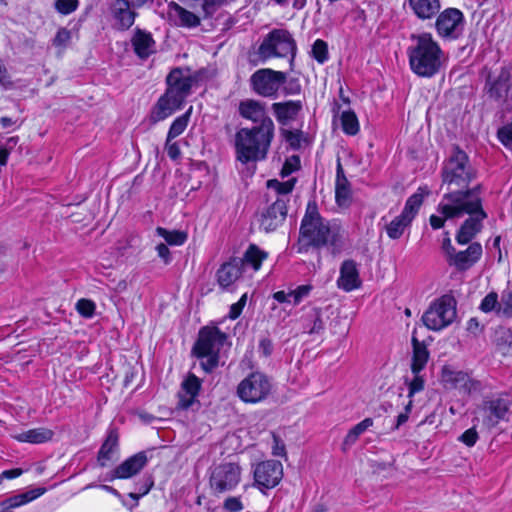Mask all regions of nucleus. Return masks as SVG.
<instances>
[{"label":"nucleus","mask_w":512,"mask_h":512,"mask_svg":"<svg viewBox=\"0 0 512 512\" xmlns=\"http://www.w3.org/2000/svg\"><path fill=\"white\" fill-rule=\"evenodd\" d=\"M312 55L317 62L321 64L326 62L329 56L327 43L322 39H317L312 45Z\"/></svg>","instance_id":"obj_45"},{"label":"nucleus","mask_w":512,"mask_h":512,"mask_svg":"<svg viewBox=\"0 0 512 512\" xmlns=\"http://www.w3.org/2000/svg\"><path fill=\"white\" fill-rule=\"evenodd\" d=\"M335 199L340 207L348 206L351 201L350 182L345 176L340 158L336 166Z\"/></svg>","instance_id":"obj_28"},{"label":"nucleus","mask_w":512,"mask_h":512,"mask_svg":"<svg viewBox=\"0 0 512 512\" xmlns=\"http://www.w3.org/2000/svg\"><path fill=\"white\" fill-rule=\"evenodd\" d=\"M345 245V230L336 221L321 216L315 200L307 203L301 220L298 237V252L328 249L332 254L340 253Z\"/></svg>","instance_id":"obj_2"},{"label":"nucleus","mask_w":512,"mask_h":512,"mask_svg":"<svg viewBox=\"0 0 512 512\" xmlns=\"http://www.w3.org/2000/svg\"><path fill=\"white\" fill-rule=\"evenodd\" d=\"M442 251L445 255V258H446V261L448 262L449 261V257H452V255L454 254V252L456 251V249L454 248V246L452 245L451 243V239L449 237V232H445V237L442 241Z\"/></svg>","instance_id":"obj_63"},{"label":"nucleus","mask_w":512,"mask_h":512,"mask_svg":"<svg viewBox=\"0 0 512 512\" xmlns=\"http://www.w3.org/2000/svg\"><path fill=\"white\" fill-rule=\"evenodd\" d=\"M95 308V303L89 299L82 298L76 303L77 312L85 318H91L95 313Z\"/></svg>","instance_id":"obj_50"},{"label":"nucleus","mask_w":512,"mask_h":512,"mask_svg":"<svg viewBox=\"0 0 512 512\" xmlns=\"http://www.w3.org/2000/svg\"><path fill=\"white\" fill-rule=\"evenodd\" d=\"M498 305V294L496 292H490L481 301L480 309L485 313L495 312L497 314Z\"/></svg>","instance_id":"obj_49"},{"label":"nucleus","mask_w":512,"mask_h":512,"mask_svg":"<svg viewBox=\"0 0 512 512\" xmlns=\"http://www.w3.org/2000/svg\"><path fill=\"white\" fill-rule=\"evenodd\" d=\"M464 24V15L459 9L447 8L438 15L435 28L441 38L456 40L462 35Z\"/></svg>","instance_id":"obj_13"},{"label":"nucleus","mask_w":512,"mask_h":512,"mask_svg":"<svg viewBox=\"0 0 512 512\" xmlns=\"http://www.w3.org/2000/svg\"><path fill=\"white\" fill-rule=\"evenodd\" d=\"M223 507L225 510L229 512H239L243 509V504L238 497H228L224 503Z\"/></svg>","instance_id":"obj_60"},{"label":"nucleus","mask_w":512,"mask_h":512,"mask_svg":"<svg viewBox=\"0 0 512 512\" xmlns=\"http://www.w3.org/2000/svg\"><path fill=\"white\" fill-rule=\"evenodd\" d=\"M146 451H140L123 461L111 472V479H128L137 475L148 463Z\"/></svg>","instance_id":"obj_20"},{"label":"nucleus","mask_w":512,"mask_h":512,"mask_svg":"<svg viewBox=\"0 0 512 512\" xmlns=\"http://www.w3.org/2000/svg\"><path fill=\"white\" fill-rule=\"evenodd\" d=\"M202 388V381L195 374L189 373L180 385L177 393V409L197 410L200 408L198 396Z\"/></svg>","instance_id":"obj_16"},{"label":"nucleus","mask_w":512,"mask_h":512,"mask_svg":"<svg viewBox=\"0 0 512 512\" xmlns=\"http://www.w3.org/2000/svg\"><path fill=\"white\" fill-rule=\"evenodd\" d=\"M429 194L430 191L426 186L419 187L417 192L407 199L405 206L401 212L402 218H407L408 220L412 221L417 215L423 203L424 197L428 196Z\"/></svg>","instance_id":"obj_33"},{"label":"nucleus","mask_w":512,"mask_h":512,"mask_svg":"<svg viewBox=\"0 0 512 512\" xmlns=\"http://www.w3.org/2000/svg\"><path fill=\"white\" fill-rule=\"evenodd\" d=\"M411 222L407 218H402V214L398 215L385 227L388 237L393 240L399 239Z\"/></svg>","instance_id":"obj_39"},{"label":"nucleus","mask_w":512,"mask_h":512,"mask_svg":"<svg viewBox=\"0 0 512 512\" xmlns=\"http://www.w3.org/2000/svg\"><path fill=\"white\" fill-rule=\"evenodd\" d=\"M241 117L252 121L256 125H267V128L275 129L272 119L267 115L265 104L254 100L246 99L239 103L238 108Z\"/></svg>","instance_id":"obj_18"},{"label":"nucleus","mask_w":512,"mask_h":512,"mask_svg":"<svg viewBox=\"0 0 512 512\" xmlns=\"http://www.w3.org/2000/svg\"><path fill=\"white\" fill-rule=\"evenodd\" d=\"M512 89V74L506 68H501L498 74L488 73L484 93L490 100L504 102Z\"/></svg>","instance_id":"obj_14"},{"label":"nucleus","mask_w":512,"mask_h":512,"mask_svg":"<svg viewBox=\"0 0 512 512\" xmlns=\"http://www.w3.org/2000/svg\"><path fill=\"white\" fill-rule=\"evenodd\" d=\"M282 477L283 465L280 461H263L258 463L254 469L255 484L261 491L274 488Z\"/></svg>","instance_id":"obj_15"},{"label":"nucleus","mask_w":512,"mask_h":512,"mask_svg":"<svg viewBox=\"0 0 512 512\" xmlns=\"http://www.w3.org/2000/svg\"><path fill=\"white\" fill-rule=\"evenodd\" d=\"M483 191L481 183L473 187L469 185L459 191L445 193L440 201V211L445 216H468L456 233L455 239L459 245H466L472 241L482 231L483 222L488 218L483 206Z\"/></svg>","instance_id":"obj_1"},{"label":"nucleus","mask_w":512,"mask_h":512,"mask_svg":"<svg viewBox=\"0 0 512 512\" xmlns=\"http://www.w3.org/2000/svg\"><path fill=\"white\" fill-rule=\"evenodd\" d=\"M79 6L78 0H55L54 7L62 15H68L74 12Z\"/></svg>","instance_id":"obj_51"},{"label":"nucleus","mask_w":512,"mask_h":512,"mask_svg":"<svg viewBox=\"0 0 512 512\" xmlns=\"http://www.w3.org/2000/svg\"><path fill=\"white\" fill-rule=\"evenodd\" d=\"M509 410V403L503 398L485 401L481 408L483 425L487 428L495 427L503 420Z\"/></svg>","instance_id":"obj_21"},{"label":"nucleus","mask_w":512,"mask_h":512,"mask_svg":"<svg viewBox=\"0 0 512 512\" xmlns=\"http://www.w3.org/2000/svg\"><path fill=\"white\" fill-rule=\"evenodd\" d=\"M414 377L412 380L408 381L406 379V383L408 385V397L414 396L416 393L422 391L424 389L425 380L423 376L420 375V373L413 374Z\"/></svg>","instance_id":"obj_52"},{"label":"nucleus","mask_w":512,"mask_h":512,"mask_svg":"<svg viewBox=\"0 0 512 512\" xmlns=\"http://www.w3.org/2000/svg\"><path fill=\"white\" fill-rule=\"evenodd\" d=\"M134 53L140 59H147L156 52V42L150 32L136 28L131 38Z\"/></svg>","instance_id":"obj_26"},{"label":"nucleus","mask_w":512,"mask_h":512,"mask_svg":"<svg viewBox=\"0 0 512 512\" xmlns=\"http://www.w3.org/2000/svg\"><path fill=\"white\" fill-rule=\"evenodd\" d=\"M338 287L346 292H351L361 287L357 263L354 260H345L340 267V276L337 280Z\"/></svg>","instance_id":"obj_25"},{"label":"nucleus","mask_w":512,"mask_h":512,"mask_svg":"<svg viewBox=\"0 0 512 512\" xmlns=\"http://www.w3.org/2000/svg\"><path fill=\"white\" fill-rule=\"evenodd\" d=\"M157 235L164 238L169 245H182L186 242L188 235L184 231L180 230H167L163 227H157Z\"/></svg>","instance_id":"obj_40"},{"label":"nucleus","mask_w":512,"mask_h":512,"mask_svg":"<svg viewBox=\"0 0 512 512\" xmlns=\"http://www.w3.org/2000/svg\"><path fill=\"white\" fill-rule=\"evenodd\" d=\"M283 81L284 72L270 68L259 69L250 77L251 88L256 94L273 99L277 98Z\"/></svg>","instance_id":"obj_12"},{"label":"nucleus","mask_w":512,"mask_h":512,"mask_svg":"<svg viewBox=\"0 0 512 512\" xmlns=\"http://www.w3.org/2000/svg\"><path fill=\"white\" fill-rule=\"evenodd\" d=\"M54 432L46 427H38L15 434L13 438L18 442L42 444L52 440Z\"/></svg>","instance_id":"obj_32"},{"label":"nucleus","mask_w":512,"mask_h":512,"mask_svg":"<svg viewBox=\"0 0 512 512\" xmlns=\"http://www.w3.org/2000/svg\"><path fill=\"white\" fill-rule=\"evenodd\" d=\"M456 318L455 300L443 296L433 302L422 316L425 326L433 331H439L449 326Z\"/></svg>","instance_id":"obj_9"},{"label":"nucleus","mask_w":512,"mask_h":512,"mask_svg":"<svg viewBox=\"0 0 512 512\" xmlns=\"http://www.w3.org/2000/svg\"><path fill=\"white\" fill-rule=\"evenodd\" d=\"M227 335L218 327L204 326L200 329L198 338L192 348V354L201 361V367L206 373H211L219 364V352Z\"/></svg>","instance_id":"obj_7"},{"label":"nucleus","mask_w":512,"mask_h":512,"mask_svg":"<svg viewBox=\"0 0 512 512\" xmlns=\"http://www.w3.org/2000/svg\"><path fill=\"white\" fill-rule=\"evenodd\" d=\"M246 301H247V294H243L241 296V298L236 303L231 305L229 315H228L230 319L235 320L241 315L243 308L246 305Z\"/></svg>","instance_id":"obj_57"},{"label":"nucleus","mask_w":512,"mask_h":512,"mask_svg":"<svg viewBox=\"0 0 512 512\" xmlns=\"http://www.w3.org/2000/svg\"><path fill=\"white\" fill-rule=\"evenodd\" d=\"M283 88V92L285 95H298L301 93L302 86L300 81L296 77H287V74L284 72V81L281 86Z\"/></svg>","instance_id":"obj_48"},{"label":"nucleus","mask_w":512,"mask_h":512,"mask_svg":"<svg viewBox=\"0 0 512 512\" xmlns=\"http://www.w3.org/2000/svg\"><path fill=\"white\" fill-rule=\"evenodd\" d=\"M465 250L455 251L447 262L449 266L455 267L458 271H466L474 266L483 254L482 245L479 242H469Z\"/></svg>","instance_id":"obj_19"},{"label":"nucleus","mask_w":512,"mask_h":512,"mask_svg":"<svg viewBox=\"0 0 512 512\" xmlns=\"http://www.w3.org/2000/svg\"><path fill=\"white\" fill-rule=\"evenodd\" d=\"M272 454L274 456L286 457V447L282 439L273 434V446H272Z\"/></svg>","instance_id":"obj_61"},{"label":"nucleus","mask_w":512,"mask_h":512,"mask_svg":"<svg viewBox=\"0 0 512 512\" xmlns=\"http://www.w3.org/2000/svg\"><path fill=\"white\" fill-rule=\"evenodd\" d=\"M258 351L264 357H269L273 352V343L269 337H263L259 341Z\"/></svg>","instance_id":"obj_62"},{"label":"nucleus","mask_w":512,"mask_h":512,"mask_svg":"<svg viewBox=\"0 0 512 512\" xmlns=\"http://www.w3.org/2000/svg\"><path fill=\"white\" fill-rule=\"evenodd\" d=\"M242 273L239 257H233L217 270V282L223 290H227L241 277Z\"/></svg>","instance_id":"obj_24"},{"label":"nucleus","mask_w":512,"mask_h":512,"mask_svg":"<svg viewBox=\"0 0 512 512\" xmlns=\"http://www.w3.org/2000/svg\"><path fill=\"white\" fill-rule=\"evenodd\" d=\"M196 82L197 76L191 75L189 69L180 67L172 69L166 77L167 89L153 109V121H162L181 109Z\"/></svg>","instance_id":"obj_3"},{"label":"nucleus","mask_w":512,"mask_h":512,"mask_svg":"<svg viewBox=\"0 0 512 512\" xmlns=\"http://www.w3.org/2000/svg\"><path fill=\"white\" fill-rule=\"evenodd\" d=\"M274 130L267 128V125L239 129L234 140L236 159L242 164L266 159L274 138Z\"/></svg>","instance_id":"obj_5"},{"label":"nucleus","mask_w":512,"mask_h":512,"mask_svg":"<svg viewBox=\"0 0 512 512\" xmlns=\"http://www.w3.org/2000/svg\"><path fill=\"white\" fill-rule=\"evenodd\" d=\"M271 383L261 372H252L237 386V395L245 403H258L267 398Z\"/></svg>","instance_id":"obj_11"},{"label":"nucleus","mask_w":512,"mask_h":512,"mask_svg":"<svg viewBox=\"0 0 512 512\" xmlns=\"http://www.w3.org/2000/svg\"><path fill=\"white\" fill-rule=\"evenodd\" d=\"M437 212L440 214L438 215H431L429 222L433 229L437 230L442 227H444L445 221L450 219H460L461 217H447L440 211V203L437 206Z\"/></svg>","instance_id":"obj_55"},{"label":"nucleus","mask_w":512,"mask_h":512,"mask_svg":"<svg viewBox=\"0 0 512 512\" xmlns=\"http://www.w3.org/2000/svg\"><path fill=\"white\" fill-rule=\"evenodd\" d=\"M407 48L410 69L419 77L431 78L442 66L443 51L430 33L412 34Z\"/></svg>","instance_id":"obj_4"},{"label":"nucleus","mask_w":512,"mask_h":512,"mask_svg":"<svg viewBox=\"0 0 512 512\" xmlns=\"http://www.w3.org/2000/svg\"><path fill=\"white\" fill-rule=\"evenodd\" d=\"M296 51V41L291 33L285 29H273L270 31L258 48V54L262 59L290 57V65H293Z\"/></svg>","instance_id":"obj_8"},{"label":"nucleus","mask_w":512,"mask_h":512,"mask_svg":"<svg viewBox=\"0 0 512 512\" xmlns=\"http://www.w3.org/2000/svg\"><path fill=\"white\" fill-rule=\"evenodd\" d=\"M303 328L304 332L313 335V334H321L325 329V324L322 319V310L320 308L314 307L312 308L304 317H303Z\"/></svg>","instance_id":"obj_34"},{"label":"nucleus","mask_w":512,"mask_h":512,"mask_svg":"<svg viewBox=\"0 0 512 512\" xmlns=\"http://www.w3.org/2000/svg\"><path fill=\"white\" fill-rule=\"evenodd\" d=\"M495 346L502 356L512 357V330L499 328L495 333Z\"/></svg>","instance_id":"obj_36"},{"label":"nucleus","mask_w":512,"mask_h":512,"mask_svg":"<svg viewBox=\"0 0 512 512\" xmlns=\"http://www.w3.org/2000/svg\"><path fill=\"white\" fill-rule=\"evenodd\" d=\"M182 26L193 28L200 24V17L195 13L181 7L177 3H173Z\"/></svg>","instance_id":"obj_44"},{"label":"nucleus","mask_w":512,"mask_h":512,"mask_svg":"<svg viewBox=\"0 0 512 512\" xmlns=\"http://www.w3.org/2000/svg\"><path fill=\"white\" fill-rule=\"evenodd\" d=\"M300 168V158L298 156H292L290 159H287L283 164L281 169V176L287 177L294 171Z\"/></svg>","instance_id":"obj_54"},{"label":"nucleus","mask_w":512,"mask_h":512,"mask_svg":"<svg viewBox=\"0 0 512 512\" xmlns=\"http://www.w3.org/2000/svg\"><path fill=\"white\" fill-rule=\"evenodd\" d=\"M119 435L116 428H110L105 441L102 443L97 461L101 467H105L112 460L113 455L118 451Z\"/></svg>","instance_id":"obj_29"},{"label":"nucleus","mask_w":512,"mask_h":512,"mask_svg":"<svg viewBox=\"0 0 512 512\" xmlns=\"http://www.w3.org/2000/svg\"><path fill=\"white\" fill-rule=\"evenodd\" d=\"M340 120L342 130L345 134L353 136L359 132L358 118L352 110L343 111Z\"/></svg>","instance_id":"obj_41"},{"label":"nucleus","mask_w":512,"mask_h":512,"mask_svg":"<svg viewBox=\"0 0 512 512\" xmlns=\"http://www.w3.org/2000/svg\"><path fill=\"white\" fill-rule=\"evenodd\" d=\"M288 199L276 198L261 214L260 226L266 231L276 230L287 217Z\"/></svg>","instance_id":"obj_17"},{"label":"nucleus","mask_w":512,"mask_h":512,"mask_svg":"<svg viewBox=\"0 0 512 512\" xmlns=\"http://www.w3.org/2000/svg\"><path fill=\"white\" fill-rule=\"evenodd\" d=\"M313 290V286L311 284L299 285L294 290L290 291L292 304L294 306L299 305L305 298H307L311 291Z\"/></svg>","instance_id":"obj_46"},{"label":"nucleus","mask_w":512,"mask_h":512,"mask_svg":"<svg viewBox=\"0 0 512 512\" xmlns=\"http://www.w3.org/2000/svg\"><path fill=\"white\" fill-rule=\"evenodd\" d=\"M70 39L71 32L66 28H60L53 39V45L56 47H65Z\"/></svg>","instance_id":"obj_56"},{"label":"nucleus","mask_w":512,"mask_h":512,"mask_svg":"<svg viewBox=\"0 0 512 512\" xmlns=\"http://www.w3.org/2000/svg\"><path fill=\"white\" fill-rule=\"evenodd\" d=\"M242 469L237 463H220L211 469L209 485L214 494L234 490L241 481Z\"/></svg>","instance_id":"obj_10"},{"label":"nucleus","mask_w":512,"mask_h":512,"mask_svg":"<svg viewBox=\"0 0 512 512\" xmlns=\"http://www.w3.org/2000/svg\"><path fill=\"white\" fill-rule=\"evenodd\" d=\"M296 181V178H291L285 182H280L277 179H270L267 181V187L269 189H273L276 192L277 198H284L289 200V194L294 189Z\"/></svg>","instance_id":"obj_38"},{"label":"nucleus","mask_w":512,"mask_h":512,"mask_svg":"<svg viewBox=\"0 0 512 512\" xmlns=\"http://www.w3.org/2000/svg\"><path fill=\"white\" fill-rule=\"evenodd\" d=\"M281 132H282V135H283L285 141L289 143L291 148H293V149H299L300 148V146H301V137H302V131L301 130L291 131V130L283 129Z\"/></svg>","instance_id":"obj_53"},{"label":"nucleus","mask_w":512,"mask_h":512,"mask_svg":"<svg viewBox=\"0 0 512 512\" xmlns=\"http://www.w3.org/2000/svg\"><path fill=\"white\" fill-rule=\"evenodd\" d=\"M477 177L478 171L471 164L467 153L459 146H454L441 168L442 187H446V193L467 188Z\"/></svg>","instance_id":"obj_6"},{"label":"nucleus","mask_w":512,"mask_h":512,"mask_svg":"<svg viewBox=\"0 0 512 512\" xmlns=\"http://www.w3.org/2000/svg\"><path fill=\"white\" fill-rule=\"evenodd\" d=\"M135 9L133 0H121L118 3L111 4V14L116 21L119 30L125 31L133 26L135 19L138 16Z\"/></svg>","instance_id":"obj_23"},{"label":"nucleus","mask_w":512,"mask_h":512,"mask_svg":"<svg viewBox=\"0 0 512 512\" xmlns=\"http://www.w3.org/2000/svg\"><path fill=\"white\" fill-rule=\"evenodd\" d=\"M497 316L503 319L512 318V290L505 289L501 292Z\"/></svg>","instance_id":"obj_42"},{"label":"nucleus","mask_w":512,"mask_h":512,"mask_svg":"<svg viewBox=\"0 0 512 512\" xmlns=\"http://www.w3.org/2000/svg\"><path fill=\"white\" fill-rule=\"evenodd\" d=\"M154 482L151 476L145 477L140 483L137 484L136 490L137 492L129 493V497L132 498L136 503L139 499L149 493L151 488L153 487Z\"/></svg>","instance_id":"obj_47"},{"label":"nucleus","mask_w":512,"mask_h":512,"mask_svg":"<svg viewBox=\"0 0 512 512\" xmlns=\"http://www.w3.org/2000/svg\"><path fill=\"white\" fill-rule=\"evenodd\" d=\"M409 7L422 20L431 19L440 11V0H408Z\"/></svg>","instance_id":"obj_31"},{"label":"nucleus","mask_w":512,"mask_h":512,"mask_svg":"<svg viewBox=\"0 0 512 512\" xmlns=\"http://www.w3.org/2000/svg\"><path fill=\"white\" fill-rule=\"evenodd\" d=\"M156 251L158 253V256L163 259L165 264H169L172 260L170 250L164 243H159L156 246Z\"/></svg>","instance_id":"obj_64"},{"label":"nucleus","mask_w":512,"mask_h":512,"mask_svg":"<svg viewBox=\"0 0 512 512\" xmlns=\"http://www.w3.org/2000/svg\"><path fill=\"white\" fill-rule=\"evenodd\" d=\"M173 139L166 138L165 149L170 159L177 160L181 156V150L177 142Z\"/></svg>","instance_id":"obj_59"},{"label":"nucleus","mask_w":512,"mask_h":512,"mask_svg":"<svg viewBox=\"0 0 512 512\" xmlns=\"http://www.w3.org/2000/svg\"><path fill=\"white\" fill-rule=\"evenodd\" d=\"M478 440V433L475 427L467 429L464 433H462L459 437V441L467 445L468 447H472Z\"/></svg>","instance_id":"obj_58"},{"label":"nucleus","mask_w":512,"mask_h":512,"mask_svg":"<svg viewBox=\"0 0 512 512\" xmlns=\"http://www.w3.org/2000/svg\"><path fill=\"white\" fill-rule=\"evenodd\" d=\"M411 342L413 347V354L410 368L413 374H417L425 368L429 360L430 353L426 344L418 340L415 330L412 333Z\"/></svg>","instance_id":"obj_30"},{"label":"nucleus","mask_w":512,"mask_h":512,"mask_svg":"<svg viewBox=\"0 0 512 512\" xmlns=\"http://www.w3.org/2000/svg\"><path fill=\"white\" fill-rule=\"evenodd\" d=\"M303 109V103L300 100H289L285 102H276L272 104V110L279 124L286 126L295 121Z\"/></svg>","instance_id":"obj_27"},{"label":"nucleus","mask_w":512,"mask_h":512,"mask_svg":"<svg viewBox=\"0 0 512 512\" xmlns=\"http://www.w3.org/2000/svg\"><path fill=\"white\" fill-rule=\"evenodd\" d=\"M371 426H373V419L372 418H365L355 426H353L348 433L346 434L343 443H342V449L345 451L348 448H350L352 445L356 443L359 436L363 434L367 429H369Z\"/></svg>","instance_id":"obj_37"},{"label":"nucleus","mask_w":512,"mask_h":512,"mask_svg":"<svg viewBox=\"0 0 512 512\" xmlns=\"http://www.w3.org/2000/svg\"><path fill=\"white\" fill-rule=\"evenodd\" d=\"M267 256V252L261 250L255 244H250L243 257L239 258V260L241 261V267L243 270L245 266H250L257 271L260 269L262 262L267 258Z\"/></svg>","instance_id":"obj_35"},{"label":"nucleus","mask_w":512,"mask_h":512,"mask_svg":"<svg viewBox=\"0 0 512 512\" xmlns=\"http://www.w3.org/2000/svg\"><path fill=\"white\" fill-rule=\"evenodd\" d=\"M442 381L447 388L459 389L467 394L478 388V382L472 380L467 373L454 371L447 366L442 369Z\"/></svg>","instance_id":"obj_22"},{"label":"nucleus","mask_w":512,"mask_h":512,"mask_svg":"<svg viewBox=\"0 0 512 512\" xmlns=\"http://www.w3.org/2000/svg\"><path fill=\"white\" fill-rule=\"evenodd\" d=\"M192 107L188 109L184 114L177 117L171 124L167 137L169 139H174L181 135L185 129L187 128L190 115H191Z\"/></svg>","instance_id":"obj_43"}]
</instances>
